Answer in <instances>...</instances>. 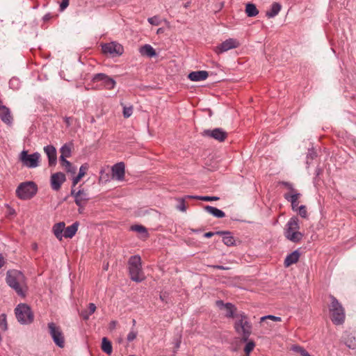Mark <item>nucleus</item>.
Here are the masks:
<instances>
[{
    "mask_svg": "<svg viewBox=\"0 0 356 356\" xmlns=\"http://www.w3.org/2000/svg\"><path fill=\"white\" fill-rule=\"evenodd\" d=\"M0 118L4 123L7 124H12L13 118L11 116L9 108L1 104H0Z\"/></svg>",
    "mask_w": 356,
    "mask_h": 356,
    "instance_id": "obj_21",
    "label": "nucleus"
},
{
    "mask_svg": "<svg viewBox=\"0 0 356 356\" xmlns=\"http://www.w3.org/2000/svg\"><path fill=\"white\" fill-rule=\"evenodd\" d=\"M81 177L78 175L75 177H74L72 180V187H74L81 180Z\"/></svg>",
    "mask_w": 356,
    "mask_h": 356,
    "instance_id": "obj_50",
    "label": "nucleus"
},
{
    "mask_svg": "<svg viewBox=\"0 0 356 356\" xmlns=\"http://www.w3.org/2000/svg\"><path fill=\"white\" fill-rule=\"evenodd\" d=\"M209 73L207 71H195L191 72L188 75V78L192 81H200L207 79Z\"/></svg>",
    "mask_w": 356,
    "mask_h": 356,
    "instance_id": "obj_20",
    "label": "nucleus"
},
{
    "mask_svg": "<svg viewBox=\"0 0 356 356\" xmlns=\"http://www.w3.org/2000/svg\"><path fill=\"white\" fill-rule=\"evenodd\" d=\"M140 53L143 56L152 58L156 55L154 49L150 44H145L140 48Z\"/></svg>",
    "mask_w": 356,
    "mask_h": 356,
    "instance_id": "obj_27",
    "label": "nucleus"
},
{
    "mask_svg": "<svg viewBox=\"0 0 356 356\" xmlns=\"http://www.w3.org/2000/svg\"><path fill=\"white\" fill-rule=\"evenodd\" d=\"M293 350L300 353L301 356H311L310 354L307 350H305L303 348L299 346H293Z\"/></svg>",
    "mask_w": 356,
    "mask_h": 356,
    "instance_id": "obj_41",
    "label": "nucleus"
},
{
    "mask_svg": "<svg viewBox=\"0 0 356 356\" xmlns=\"http://www.w3.org/2000/svg\"><path fill=\"white\" fill-rule=\"evenodd\" d=\"M132 323H133V326L134 327L136 325V320L133 319Z\"/></svg>",
    "mask_w": 356,
    "mask_h": 356,
    "instance_id": "obj_59",
    "label": "nucleus"
},
{
    "mask_svg": "<svg viewBox=\"0 0 356 356\" xmlns=\"http://www.w3.org/2000/svg\"><path fill=\"white\" fill-rule=\"evenodd\" d=\"M70 193H71V195L74 197V200H76V192L75 189H74L72 188Z\"/></svg>",
    "mask_w": 356,
    "mask_h": 356,
    "instance_id": "obj_56",
    "label": "nucleus"
},
{
    "mask_svg": "<svg viewBox=\"0 0 356 356\" xmlns=\"http://www.w3.org/2000/svg\"><path fill=\"white\" fill-rule=\"evenodd\" d=\"M236 320L234 323V329L236 332L241 336V341H246L249 339L252 326L248 321V316L244 312H240L236 315Z\"/></svg>",
    "mask_w": 356,
    "mask_h": 356,
    "instance_id": "obj_1",
    "label": "nucleus"
},
{
    "mask_svg": "<svg viewBox=\"0 0 356 356\" xmlns=\"http://www.w3.org/2000/svg\"><path fill=\"white\" fill-rule=\"evenodd\" d=\"M331 304L330 311L331 320L335 325H341L345 320V311L341 304L333 296H330Z\"/></svg>",
    "mask_w": 356,
    "mask_h": 356,
    "instance_id": "obj_5",
    "label": "nucleus"
},
{
    "mask_svg": "<svg viewBox=\"0 0 356 356\" xmlns=\"http://www.w3.org/2000/svg\"><path fill=\"white\" fill-rule=\"evenodd\" d=\"M60 161H63V159H66L67 157H70L71 156V147L65 144L60 148Z\"/></svg>",
    "mask_w": 356,
    "mask_h": 356,
    "instance_id": "obj_33",
    "label": "nucleus"
},
{
    "mask_svg": "<svg viewBox=\"0 0 356 356\" xmlns=\"http://www.w3.org/2000/svg\"><path fill=\"white\" fill-rule=\"evenodd\" d=\"M33 248H35V249L37 248V245L36 244L34 245Z\"/></svg>",
    "mask_w": 356,
    "mask_h": 356,
    "instance_id": "obj_62",
    "label": "nucleus"
},
{
    "mask_svg": "<svg viewBox=\"0 0 356 356\" xmlns=\"http://www.w3.org/2000/svg\"><path fill=\"white\" fill-rule=\"evenodd\" d=\"M216 306L221 310L225 312V316L229 318H236V307L234 305L230 302L224 303L222 300H217L216 302Z\"/></svg>",
    "mask_w": 356,
    "mask_h": 356,
    "instance_id": "obj_13",
    "label": "nucleus"
},
{
    "mask_svg": "<svg viewBox=\"0 0 356 356\" xmlns=\"http://www.w3.org/2000/svg\"><path fill=\"white\" fill-rule=\"evenodd\" d=\"M102 51L106 54H109L113 57L119 56L124 52L123 47L115 42L106 43L102 46Z\"/></svg>",
    "mask_w": 356,
    "mask_h": 356,
    "instance_id": "obj_11",
    "label": "nucleus"
},
{
    "mask_svg": "<svg viewBox=\"0 0 356 356\" xmlns=\"http://www.w3.org/2000/svg\"><path fill=\"white\" fill-rule=\"evenodd\" d=\"M60 164L62 166L65 167L67 172H70L72 174L76 173V168L75 166H73L72 163L67 159H63V161H60Z\"/></svg>",
    "mask_w": 356,
    "mask_h": 356,
    "instance_id": "obj_34",
    "label": "nucleus"
},
{
    "mask_svg": "<svg viewBox=\"0 0 356 356\" xmlns=\"http://www.w3.org/2000/svg\"><path fill=\"white\" fill-rule=\"evenodd\" d=\"M9 85L10 88H13L14 86H16V88L18 87L19 85V81L17 79H11L9 81Z\"/></svg>",
    "mask_w": 356,
    "mask_h": 356,
    "instance_id": "obj_47",
    "label": "nucleus"
},
{
    "mask_svg": "<svg viewBox=\"0 0 356 356\" xmlns=\"http://www.w3.org/2000/svg\"><path fill=\"white\" fill-rule=\"evenodd\" d=\"M80 316L83 318V320H88L90 317V314H89V312H88V310H83L80 313Z\"/></svg>",
    "mask_w": 356,
    "mask_h": 356,
    "instance_id": "obj_48",
    "label": "nucleus"
},
{
    "mask_svg": "<svg viewBox=\"0 0 356 356\" xmlns=\"http://www.w3.org/2000/svg\"><path fill=\"white\" fill-rule=\"evenodd\" d=\"M299 220L296 216H293L286 222L284 229V235L289 241L298 243L303 237V234L299 232Z\"/></svg>",
    "mask_w": 356,
    "mask_h": 356,
    "instance_id": "obj_3",
    "label": "nucleus"
},
{
    "mask_svg": "<svg viewBox=\"0 0 356 356\" xmlns=\"http://www.w3.org/2000/svg\"><path fill=\"white\" fill-rule=\"evenodd\" d=\"M66 177L63 172H56L52 174L50 178L51 187L54 191H58L62 184L65 181Z\"/></svg>",
    "mask_w": 356,
    "mask_h": 356,
    "instance_id": "obj_14",
    "label": "nucleus"
},
{
    "mask_svg": "<svg viewBox=\"0 0 356 356\" xmlns=\"http://www.w3.org/2000/svg\"><path fill=\"white\" fill-rule=\"evenodd\" d=\"M128 265L131 280L140 282L145 280V277L142 270L141 259L140 256H131L129 259Z\"/></svg>",
    "mask_w": 356,
    "mask_h": 356,
    "instance_id": "obj_4",
    "label": "nucleus"
},
{
    "mask_svg": "<svg viewBox=\"0 0 356 356\" xmlns=\"http://www.w3.org/2000/svg\"><path fill=\"white\" fill-rule=\"evenodd\" d=\"M70 0H62L60 4V11H63L69 6Z\"/></svg>",
    "mask_w": 356,
    "mask_h": 356,
    "instance_id": "obj_46",
    "label": "nucleus"
},
{
    "mask_svg": "<svg viewBox=\"0 0 356 356\" xmlns=\"http://www.w3.org/2000/svg\"><path fill=\"white\" fill-rule=\"evenodd\" d=\"M137 334L138 332L132 328L127 335V341L129 342L134 341L136 338Z\"/></svg>",
    "mask_w": 356,
    "mask_h": 356,
    "instance_id": "obj_44",
    "label": "nucleus"
},
{
    "mask_svg": "<svg viewBox=\"0 0 356 356\" xmlns=\"http://www.w3.org/2000/svg\"><path fill=\"white\" fill-rule=\"evenodd\" d=\"M343 341L348 348L350 349L356 348V337L354 334H346L343 337Z\"/></svg>",
    "mask_w": 356,
    "mask_h": 356,
    "instance_id": "obj_26",
    "label": "nucleus"
},
{
    "mask_svg": "<svg viewBox=\"0 0 356 356\" xmlns=\"http://www.w3.org/2000/svg\"><path fill=\"white\" fill-rule=\"evenodd\" d=\"M40 159V154L35 152L31 154H29L28 152L23 150L19 155V160L22 164L29 168H35L39 165Z\"/></svg>",
    "mask_w": 356,
    "mask_h": 356,
    "instance_id": "obj_8",
    "label": "nucleus"
},
{
    "mask_svg": "<svg viewBox=\"0 0 356 356\" xmlns=\"http://www.w3.org/2000/svg\"><path fill=\"white\" fill-rule=\"evenodd\" d=\"M83 207H79V213H82V209H83Z\"/></svg>",
    "mask_w": 356,
    "mask_h": 356,
    "instance_id": "obj_61",
    "label": "nucleus"
},
{
    "mask_svg": "<svg viewBox=\"0 0 356 356\" xmlns=\"http://www.w3.org/2000/svg\"><path fill=\"white\" fill-rule=\"evenodd\" d=\"M266 319H270V320H273V321H277V322H280L282 321V318L280 317L273 316V315H268V316H263L261 318V321H264Z\"/></svg>",
    "mask_w": 356,
    "mask_h": 356,
    "instance_id": "obj_43",
    "label": "nucleus"
},
{
    "mask_svg": "<svg viewBox=\"0 0 356 356\" xmlns=\"http://www.w3.org/2000/svg\"><path fill=\"white\" fill-rule=\"evenodd\" d=\"M79 223V222H74L72 225L67 227H65L63 237L66 238H72L78 230Z\"/></svg>",
    "mask_w": 356,
    "mask_h": 356,
    "instance_id": "obj_23",
    "label": "nucleus"
},
{
    "mask_svg": "<svg viewBox=\"0 0 356 356\" xmlns=\"http://www.w3.org/2000/svg\"><path fill=\"white\" fill-rule=\"evenodd\" d=\"M6 282L10 287L13 289L20 296H24L23 286L25 284V277L24 274L19 270H9L6 274Z\"/></svg>",
    "mask_w": 356,
    "mask_h": 356,
    "instance_id": "obj_2",
    "label": "nucleus"
},
{
    "mask_svg": "<svg viewBox=\"0 0 356 356\" xmlns=\"http://www.w3.org/2000/svg\"><path fill=\"white\" fill-rule=\"evenodd\" d=\"M204 210L207 212L209 213L210 214H211L213 216L218 218H222L225 216V213L222 211H221L216 207H213L212 206H209V205L205 206Z\"/></svg>",
    "mask_w": 356,
    "mask_h": 356,
    "instance_id": "obj_28",
    "label": "nucleus"
},
{
    "mask_svg": "<svg viewBox=\"0 0 356 356\" xmlns=\"http://www.w3.org/2000/svg\"><path fill=\"white\" fill-rule=\"evenodd\" d=\"M5 264L4 257L2 256L1 254H0V268L3 266Z\"/></svg>",
    "mask_w": 356,
    "mask_h": 356,
    "instance_id": "obj_54",
    "label": "nucleus"
},
{
    "mask_svg": "<svg viewBox=\"0 0 356 356\" xmlns=\"http://www.w3.org/2000/svg\"><path fill=\"white\" fill-rule=\"evenodd\" d=\"M280 184L282 186H284L286 188H287L290 191V193H295L298 192L296 189L293 188V184L290 182L282 181Z\"/></svg>",
    "mask_w": 356,
    "mask_h": 356,
    "instance_id": "obj_42",
    "label": "nucleus"
},
{
    "mask_svg": "<svg viewBox=\"0 0 356 356\" xmlns=\"http://www.w3.org/2000/svg\"><path fill=\"white\" fill-rule=\"evenodd\" d=\"M65 122L67 126H70L71 124V118L66 117L65 118Z\"/></svg>",
    "mask_w": 356,
    "mask_h": 356,
    "instance_id": "obj_55",
    "label": "nucleus"
},
{
    "mask_svg": "<svg viewBox=\"0 0 356 356\" xmlns=\"http://www.w3.org/2000/svg\"><path fill=\"white\" fill-rule=\"evenodd\" d=\"M187 198H193L195 200H200L202 201H216L219 200L218 197L216 196H193L186 195Z\"/></svg>",
    "mask_w": 356,
    "mask_h": 356,
    "instance_id": "obj_35",
    "label": "nucleus"
},
{
    "mask_svg": "<svg viewBox=\"0 0 356 356\" xmlns=\"http://www.w3.org/2000/svg\"><path fill=\"white\" fill-rule=\"evenodd\" d=\"M88 165L87 164L82 165L79 168V172L78 175L80 176L81 178L86 175V171L88 170Z\"/></svg>",
    "mask_w": 356,
    "mask_h": 356,
    "instance_id": "obj_45",
    "label": "nucleus"
},
{
    "mask_svg": "<svg viewBox=\"0 0 356 356\" xmlns=\"http://www.w3.org/2000/svg\"><path fill=\"white\" fill-rule=\"evenodd\" d=\"M245 343V346H244L243 351L245 355H250V353L254 350V348L256 346V343L253 340H250L249 339L248 341H244Z\"/></svg>",
    "mask_w": 356,
    "mask_h": 356,
    "instance_id": "obj_32",
    "label": "nucleus"
},
{
    "mask_svg": "<svg viewBox=\"0 0 356 356\" xmlns=\"http://www.w3.org/2000/svg\"><path fill=\"white\" fill-rule=\"evenodd\" d=\"M215 234H216V232H206L204 234V236L206 238H211V236H214Z\"/></svg>",
    "mask_w": 356,
    "mask_h": 356,
    "instance_id": "obj_52",
    "label": "nucleus"
},
{
    "mask_svg": "<svg viewBox=\"0 0 356 356\" xmlns=\"http://www.w3.org/2000/svg\"><path fill=\"white\" fill-rule=\"evenodd\" d=\"M96 305L94 304V303H90L88 305V312H89V314H92L95 310H96Z\"/></svg>",
    "mask_w": 356,
    "mask_h": 356,
    "instance_id": "obj_49",
    "label": "nucleus"
},
{
    "mask_svg": "<svg viewBox=\"0 0 356 356\" xmlns=\"http://www.w3.org/2000/svg\"><path fill=\"white\" fill-rule=\"evenodd\" d=\"M121 105L123 107L122 113H123L124 118H129L133 113V110H134L133 106L130 105L129 106H127L123 103H121Z\"/></svg>",
    "mask_w": 356,
    "mask_h": 356,
    "instance_id": "obj_37",
    "label": "nucleus"
},
{
    "mask_svg": "<svg viewBox=\"0 0 356 356\" xmlns=\"http://www.w3.org/2000/svg\"><path fill=\"white\" fill-rule=\"evenodd\" d=\"M49 18V15H46L44 17V19L46 20V19H48Z\"/></svg>",
    "mask_w": 356,
    "mask_h": 356,
    "instance_id": "obj_58",
    "label": "nucleus"
},
{
    "mask_svg": "<svg viewBox=\"0 0 356 356\" xmlns=\"http://www.w3.org/2000/svg\"><path fill=\"white\" fill-rule=\"evenodd\" d=\"M2 104V102H1V100L0 99V104Z\"/></svg>",
    "mask_w": 356,
    "mask_h": 356,
    "instance_id": "obj_63",
    "label": "nucleus"
},
{
    "mask_svg": "<svg viewBox=\"0 0 356 356\" xmlns=\"http://www.w3.org/2000/svg\"><path fill=\"white\" fill-rule=\"evenodd\" d=\"M102 350L108 355H111L113 352L111 342L106 337L102 339Z\"/></svg>",
    "mask_w": 356,
    "mask_h": 356,
    "instance_id": "obj_30",
    "label": "nucleus"
},
{
    "mask_svg": "<svg viewBox=\"0 0 356 356\" xmlns=\"http://www.w3.org/2000/svg\"><path fill=\"white\" fill-rule=\"evenodd\" d=\"M281 5L279 3L275 2L272 4L270 10L266 12V16L269 18L275 17L281 10Z\"/></svg>",
    "mask_w": 356,
    "mask_h": 356,
    "instance_id": "obj_29",
    "label": "nucleus"
},
{
    "mask_svg": "<svg viewBox=\"0 0 356 356\" xmlns=\"http://www.w3.org/2000/svg\"><path fill=\"white\" fill-rule=\"evenodd\" d=\"M300 257V253L298 250H295L291 254H288L284 260V266L289 267L291 265L296 264Z\"/></svg>",
    "mask_w": 356,
    "mask_h": 356,
    "instance_id": "obj_25",
    "label": "nucleus"
},
{
    "mask_svg": "<svg viewBox=\"0 0 356 356\" xmlns=\"http://www.w3.org/2000/svg\"><path fill=\"white\" fill-rule=\"evenodd\" d=\"M186 199H188L186 197V195L183 197V198H178L177 199V201L179 202V204L177 205L176 208L177 209L182 211V212H185L186 211V207L185 205V200Z\"/></svg>",
    "mask_w": 356,
    "mask_h": 356,
    "instance_id": "obj_38",
    "label": "nucleus"
},
{
    "mask_svg": "<svg viewBox=\"0 0 356 356\" xmlns=\"http://www.w3.org/2000/svg\"><path fill=\"white\" fill-rule=\"evenodd\" d=\"M240 45L239 42L234 38H229L222 42L218 47V53H222L228 50L238 47Z\"/></svg>",
    "mask_w": 356,
    "mask_h": 356,
    "instance_id": "obj_16",
    "label": "nucleus"
},
{
    "mask_svg": "<svg viewBox=\"0 0 356 356\" xmlns=\"http://www.w3.org/2000/svg\"><path fill=\"white\" fill-rule=\"evenodd\" d=\"M131 230L134 232H136L138 233L144 234L145 236H147V229L140 225H134L131 227Z\"/></svg>",
    "mask_w": 356,
    "mask_h": 356,
    "instance_id": "obj_36",
    "label": "nucleus"
},
{
    "mask_svg": "<svg viewBox=\"0 0 356 356\" xmlns=\"http://www.w3.org/2000/svg\"><path fill=\"white\" fill-rule=\"evenodd\" d=\"M115 324H116V322H115V321H111V325L112 327H113L115 326Z\"/></svg>",
    "mask_w": 356,
    "mask_h": 356,
    "instance_id": "obj_57",
    "label": "nucleus"
},
{
    "mask_svg": "<svg viewBox=\"0 0 356 356\" xmlns=\"http://www.w3.org/2000/svg\"><path fill=\"white\" fill-rule=\"evenodd\" d=\"M301 193L299 192L295 193H285L284 198L291 202V209L294 211H297L298 209V199L301 197Z\"/></svg>",
    "mask_w": 356,
    "mask_h": 356,
    "instance_id": "obj_18",
    "label": "nucleus"
},
{
    "mask_svg": "<svg viewBox=\"0 0 356 356\" xmlns=\"http://www.w3.org/2000/svg\"><path fill=\"white\" fill-rule=\"evenodd\" d=\"M44 151L48 157L49 165L50 166L56 165L57 160L56 148L53 145H47L44 147Z\"/></svg>",
    "mask_w": 356,
    "mask_h": 356,
    "instance_id": "obj_19",
    "label": "nucleus"
},
{
    "mask_svg": "<svg viewBox=\"0 0 356 356\" xmlns=\"http://www.w3.org/2000/svg\"><path fill=\"white\" fill-rule=\"evenodd\" d=\"M47 326L49 333L55 344L59 348H63L65 346V337L61 328L53 322L49 323Z\"/></svg>",
    "mask_w": 356,
    "mask_h": 356,
    "instance_id": "obj_9",
    "label": "nucleus"
},
{
    "mask_svg": "<svg viewBox=\"0 0 356 356\" xmlns=\"http://www.w3.org/2000/svg\"><path fill=\"white\" fill-rule=\"evenodd\" d=\"M217 235L224 236L222 238V241L225 243V245L227 246H232L235 244V239L231 235V233L229 232H223V231H219L216 232Z\"/></svg>",
    "mask_w": 356,
    "mask_h": 356,
    "instance_id": "obj_24",
    "label": "nucleus"
},
{
    "mask_svg": "<svg viewBox=\"0 0 356 356\" xmlns=\"http://www.w3.org/2000/svg\"><path fill=\"white\" fill-rule=\"evenodd\" d=\"M298 214L303 218H308V213L307 211V207L305 205H301L298 207Z\"/></svg>",
    "mask_w": 356,
    "mask_h": 356,
    "instance_id": "obj_40",
    "label": "nucleus"
},
{
    "mask_svg": "<svg viewBox=\"0 0 356 356\" xmlns=\"http://www.w3.org/2000/svg\"><path fill=\"white\" fill-rule=\"evenodd\" d=\"M213 267L214 268H216V269H219V270H227V269H229V268H227V267H224L222 266H219V265H216V266H213Z\"/></svg>",
    "mask_w": 356,
    "mask_h": 356,
    "instance_id": "obj_53",
    "label": "nucleus"
},
{
    "mask_svg": "<svg viewBox=\"0 0 356 356\" xmlns=\"http://www.w3.org/2000/svg\"><path fill=\"white\" fill-rule=\"evenodd\" d=\"M125 166L123 162L115 164L112 167V178L118 181H122L124 178Z\"/></svg>",
    "mask_w": 356,
    "mask_h": 356,
    "instance_id": "obj_15",
    "label": "nucleus"
},
{
    "mask_svg": "<svg viewBox=\"0 0 356 356\" xmlns=\"http://www.w3.org/2000/svg\"><path fill=\"white\" fill-rule=\"evenodd\" d=\"M92 81L102 82L103 86L107 90L113 89L115 86V81L104 73H99L94 75Z\"/></svg>",
    "mask_w": 356,
    "mask_h": 356,
    "instance_id": "obj_12",
    "label": "nucleus"
},
{
    "mask_svg": "<svg viewBox=\"0 0 356 356\" xmlns=\"http://www.w3.org/2000/svg\"><path fill=\"white\" fill-rule=\"evenodd\" d=\"M0 329L6 331L8 329L6 316L4 314L0 315Z\"/></svg>",
    "mask_w": 356,
    "mask_h": 356,
    "instance_id": "obj_39",
    "label": "nucleus"
},
{
    "mask_svg": "<svg viewBox=\"0 0 356 356\" xmlns=\"http://www.w3.org/2000/svg\"><path fill=\"white\" fill-rule=\"evenodd\" d=\"M202 135L205 137L213 138L218 142H223L227 138L228 134L222 128H215L213 129H205Z\"/></svg>",
    "mask_w": 356,
    "mask_h": 356,
    "instance_id": "obj_10",
    "label": "nucleus"
},
{
    "mask_svg": "<svg viewBox=\"0 0 356 356\" xmlns=\"http://www.w3.org/2000/svg\"><path fill=\"white\" fill-rule=\"evenodd\" d=\"M16 318L19 323L23 325L30 324L33 321L34 316L29 306L19 304L15 309Z\"/></svg>",
    "mask_w": 356,
    "mask_h": 356,
    "instance_id": "obj_7",
    "label": "nucleus"
},
{
    "mask_svg": "<svg viewBox=\"0 0 356 356\" xmlns=\"http://www.w3.org/2000/svg\"><path fill=\"white\" fill-rule=\"evenodd\" d=\"M245 13L248 17H254L259 13V10L254 4L248 3L245 6Z\"/></svg>",
    "mask_w": 356,
    "mask_h": 356,
    "instance_id": "obj_31",
    "label": "nucleus"
},
{
    "mask_svg": "<svg viewBox=\"0 0 356 356\" xmlns=\"http://www.w3.org/2000/svg\"><path fill=\"white\" fill-rule=\"evenodd\" d=\"M160 299L163 301L164 300V296L163 295H160Z\"/></svg>",
    "mask_w": 356,
    "mask_h": 356,
    "instance_id": "obj_60",
    "label": "nucleus"
},
{
    "mask_svg": "<svg viewBox=\"0 0 356 356\" xmlns=\"http://www.w3.org/2000/svg\"><path fill=\"white\" fill-rule=\"evenodd\" d=\"M129 356H135V355H129Z\"/></svg>",
    "mask_w": 356,
    "mask_h": 356,
    "instance_id": "obj_64",
    "label": "nucleus"
},
{
    "mask_svg": "<svg viewBox=\"0 0 356 356\" xmlns=\"http://www.w3.org/2000/svg\"><path fill=\"white\" fill-rule=\"evenodd\" d=\"M90 200L88 193L83 189H80L76 192V200L74 202L79 207H84L87 202Z\"/></svg>",
    "mask_w": 356,
    "mask_h": 356,
    "instance_id": "obj_17",
    "label": "nucleus"
},
{
    "mask_svg": "<svg viewBox=\"0 0 356 356\" xmlns=\"http://www.w3.org/2000/svg\"><path fill=\"white\" fill-rule=\"evenodd\" d=\"M65 224L64 222L56 223L52 227V232L58 241H62L65 230Z\"/></svg>",
    "mask_w": 356,
    "mask_h": 356,
    "instance_id": "obj_22",
    "label": "nucleus"
},
{
    "mask_svg": "<svg viewBox=\"0 0 356 356\" xmlns=\"http://www.w3.org/2000/svg\"><path fill=\"white\" fill-rule=\"evenodd\" d=\"M37 191V185L33 181H25L18 186L16 194L21 200H29L36 194Z\"/></svg>",
    "mask_w": 356,
    "mask_h": 356,
    "instance_id": "obj_6",
    "label": "nucleus"
},
{
    "mask_svg": "<svg viewBox=\"0 0 356 356\" xmlns=\"http://www.w3.org/2000/svg\"><path fill=\"white\" fill-rule=\"evenodd\" d=\"M156 19V17H153L148 18L147 20L149 22V24H151L158 25V23L155 22Z\"/></svg>",
    "mask_w": 356,
    "mask_h": 356,
    "instance_id": "obj_51",
    "label": "nucleus"
}]
</instances>
